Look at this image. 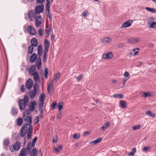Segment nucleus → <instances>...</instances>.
Returning <instances> with one entry per match:
<instances>
[{"mask_svg": "<svg viewBox=\"0 0 156 156\" xmlns=\"http://www.w3.org/2000/svg\"><path fill=\"white\" fill-rule=\"evenodd\" d=\"M30 114V112L28 110H27L25 112L23 115V118L24 121L26 122L24 125H26V127L29 126L27 131V138L29 139L30 138L33 134V126L30 125L32 122L31 117L28 115Z\"/></svg>", "mask_w": 156, "mask_h": 156, "instance_id": "nucleus-1", "label": "nucleus"}, {"mask_svg": "<svg viewBox=\"0 0 156 156\" xmlns=\"http://www.w3.org/2000/svg\"><path fill=\"white\" fill-rule=\"evenodd\" d=\"M28 101V98L27 96H25L23 99H20L18 103L19 108L20 110L25 109Z\"/></svg>", "mask_w": 156, "mask_h": 156, "instance_id": "nucleus-2", "label": "nucleus"}, {"mask_svg": "<svg viewBox=\"0 0 156 156\" xmlns=\"http://www.w3.org/2000/svg\"><path fill=\"white\" fill-rule=\"evenodd\" d=\"M21 147L20 143L18 142H16L14 145L12 146H11L9 147V149L12 152L15 151H18L19 150Z\"/></svg>", "mask_w": 156, "mask_h": 156, "instance_id": "nucleus-3", "label": "nucleus"}, {"mask_svg": "<svg viewBox=\"0 0 156 156\" xmlns=\"http://www.w3.org/2000/svg\"><path fill=\"white\" fill-rule=\"evenodd\" d=\"M38 86L37 84H35L33 90L29 92L28 94L30 98L33 99L34 98L36 93V91L38 88Z\"/></svg>", "mask_w": 156, "mask_h": 156, "instance_id": "nucleus-4", "label": "nucleus"}, {"mask_svg": "<svg viewBox=\"0 0 156 156\" xmlns=\"http://www.w3.org/2000/svg\"><path fill=\"white\" fill-rule=\"evenodd\" d=\"M47 4L45 5V9L47 15L49 17V19H51V14L49 13L50 5V3L49 0H46ZM51 2H53V0H51Z\"/></svg>", "mask_w": 156, "mask_h": 156, "instance_id": "nucleus-5", "label": "nucleus"}, {"mask_svg": "<svg viewBox=\"0 0 156 156\" xmlns=\"http://www.w3.org/2000/svg\"><path fill=\"white\" fill-rule=\"evenodd\" d=\"M37 13L34 10L30 11L28 13V17L31 21H34L38 16H37Z\"/></svg>", "mask_w": 156, "mask_h": 156, "instance_id": "nucleus-6", "label": "nucleus"}, {"mask_svg": "<svg viewBox=\"0 0 156 156\" xmlns=\"http://www.w3.org/2000/svg\"><path fill=\"white\" fill-rule=\"evenodd\" d=\"M113 56L112 53L111 52H109L106 54L102 55V58L105 59H110L112 58Z\"/></svg>", "mask_w": 156, "mask_h": 156, "instance_id": "nucleus-7", "label": "nucleus"}, {"mask_svg": "<svg viewBox=\"0 0 156 156\" xmlns=\"http://www.w3.org/2000/svg\"><path fill=\"white\" fill-rule=\"evenodd\" d=\"M27 30L28 32L32 35H35L36 31L34 27L31 26H29L27 27Z\"/></svg>", "mask_w": 156, "mask_h": 156, "instance_id": "nucleus-8", "label": "nucleus"}, {"mask_svg": "<svg viewBox=\"0 0 156 156\" xmlns=\"http://www.w3.org/2000/svg\"><path fill=\"white\" fill-rule=\"evenodd\" d=\"M133 22V21L132 20H127L121 25V28H124L128 27L131 25Z\"/></svg>", "mask_w": 156, "mask_h": 156, "instance_id": "nucleus-9", "label": "nucleus"}, {"mask_svg": "<svg viewBox=\"0 0 156 156\" xmlns=\"http://www.w3.org/2000/svg\"><path fill=\"white\" fill-rule=\"evenodd\" d=\"M35 25L37 27H39L42 21L41 16H39L35 19Z\"/></svg>", "mask_w": 156, "mask_h": 156, "instance_id": "nucleus-10", "label": "nucleus"}, {"mask_svg": "<svg viewBox=\"0 0 156 156\" xmlns=\"http://www.w3.org/2000/svg\"><path fill=\"white\" fill-rule=\"evenodd\" d=\"M27 129L26 125H23L20 131L21 136L24 137L25 135L27 132Z\"/></svg>", "mask_w": 156, "mask_h": 156, "instance_id": "nucleus-11", "label": "nucleus"}, {"mask_svg": "<svg viewBox=\"0 0 156 156\" xmlns=\"http://www.w3.org/2000/svg\"><path fill=\"white\" fill-rule=\"evenodd\" d=\"M44 5H39L36 6L35 9V12L37 13H40L43 11Z\"/></svg>", "mask_w": 156, "mask_h": 156, "instance_id": "nucleus-12", "label": "nucleus"}, {"mask_svg": "<svg viewBox=\"0 0 156 156\" xmlns=\"http://www.w3.org/2000/svg\"><path fill=\"white\" fill-rule=\"evenodd\" d=\"M33 81L32 80L29 78L26 82V87L28 89H30L33 86Z\"/></svg>", "mask_w": 156, "mask_h": 156, "instance_id": "nucleus-13", "label": "nucleus"}, {"mask_svg": "<svg viewBox=\"0 0 156 156\" xmlns=\"http://www.w3.org/2000/svg\"><path fill=\"white\" fill-rule=\"evenodd\" d=\"M44 51L48 52L49 47V42L46 39L44 40Z\"/></svg>", "mask_w": 156, "mask_h": 156, "instance_id": "nucleus-14", "label": "nucleus"}, {"mask_svg": "<svg viewBox=\"0 0 156 156\" xmlns=\"http://www.w3.org/2000/svg\"><path fill=\"white\" fill-rule=\"evenodd\" d=\"M54 83V80H52L48 85L47 90L48 93L49 94L51 93V90L53 89Z\"/></svg>", "mask_w": 156, "mask_h": 156, "instance_id": "nucleus-15", "label": "nucleus"}, {"mask_svg": "<svg viewBox=\"0 0 156 156\" xmlns=\"http://www.w3.org/2000/svg\"><path fill=\"white\" fill-rule=\"evenodd\" d=\"M33 76L34 81L36 83H38L40 81V78L39 77L38 74L36 72H34L33 74H32Z\"/></svg>", "mask_w": 156, "mask_h": 156, "instance_id": "nucleus-16", "label": "nucleus"}, {"mask_svg": "<svg viewBox=\"0 0 156 156\" xmlns=\"http://www.w3.org/2000/svg\"><path fill=\"white\" fill-rule=\"evenodd\" d=\"M111 41L112 39L111 38L108 37H105L101 39V42L104 43H109Z\"/></svg>", "mask_w": 156, "mask_h": 156, "instance_id": "nucleus-17", "label": "nucleus"}, {"mask_svg": "<svg viewBox=\"0 0 156 156\" xmlns=\"http://www.w3.org/2000/svg\"><path fill=\"white\" fill-rule=\"evenodd\" d=\"M30 105L29 106V108L30 111H33L35 108V106L36 103L35 101H31L30 102Z\"/></svg>", "mask_w": 156, "mask_h": 156, "instance_id": "nucleus-18", "label": "nucleus"}, {"mask_svg": "<svg viewBox=\"0 0 156 156\" xmlns=\"http://www.w3.org/2000/svg\"><path fill=\"white\" fill-rule=\"evenodd\" d=\"M139 41V39L137 38L133 37L129 39L128 40V42L130 43L135 44Z\"/></svg>", "mask_w": 156, "mask_h": 156, "instance_id": "nucleus-19", "label": "nucleus"}, {"mask_svg": "<svg viewBox=\"0 0 156 156\" xmlns=\"http://www.w3.org/2000/svg\"><path fill=\"white\" fill-rule=\"evenodd\" d=\"M27 155V149L25 148H23L21 150L19 156H26Z\"/></svg>", "mask_w": 156, "mask_h": 156, "instance_id": "nucleus-20", "label": "nucleus"}, {"mask_svg": "<svg viewBox=\"0 0 156 156\" xmlns=\"http://www.w3.org/2000/svg\"><path fill=\"white\" fill-rule=\"evenodd\" d=\"M36 65L37 69H40L41 67V60L40 57H38L36 61Z\"/></svg>", "mask_w": 156, "mask_h": 156, "instance_id": "nucleus-21", "label": "nucleus"}, {"mask_svg": "<svg viewBox=\"0 0 156 156\" xmlns=\"http://www.w3.org/2000/svg\"><path fill=\"white\" fill-rule=\"evenodd\" d=\"M31 44L33 47H36L38 44V41L36 38H33L31 40Z\"/></svg>", "mask_w": 156, "mask_h": 156, "instance_id": "nucleus-22", "label": "nucleus"}, {"mask_svg": "<svg viewBox=\"0 0 156 156\" xmlns=\"http://www.w3.org/2000/svg\"><path fill=\"white\" fill-rule=\"evenodd\" d=\"M142 94L141 96L142 97L145 98L147 97L151 96H152V94L151 93L149 92H142L141 93Z\"/></svg>", "mask_w": 156, "mask_h": 156, "instance_id": "nucleus-23", "label": "nucleus"}, {"mask_svg": "<svg viewBox=\"0 0 156 156\" xmlns=\"http://www.w3.org/2000/svg\"><path fill=\"white\" fill-rule=\"evenodd\" d=\"M42 46L40 44L38 45L37 48V53L39 55L41 56L42 55Z\"/></svg>", "mask_w": 156, "mask_h": 156, "instance_id": "nucleus-24", "label": "nucleus"}, {"mask_svg": "<svg viewBox=\"0 0 156 156\" xmlns=\"http://www.w3.org/2000/svg\"><path fill=\"white\" fill-rule=\"evenodd\" d=\"M37 57V55L36 54H33L30 57V61L32 63L34 62L36 59Z\"/></svg>", "mask_w": 156, "mask_h": 156, "instance_id": "nucleus-25", "label": "nucleus"}, {"mask_svg": "<svg viewBox=\"0 0 156 156\" xmlns=\"http://www.w3.org/2000/svg\"><path fill=\"white\" fill-rule=\"evenodd\" d=\"M110 125V123L109 122H107L101 128V130L104 131L106 129L108 128Z\"/></svg>", "mask_w": 156, "mask_h": 156, "instance_id": "nucleus-26", "label": "nucleus"}, {"mask_svg": "<svg viewBox=\"0 0 156 156\" xmlns=\"http://www.w3.org/2000/svg\"><path fill=\"white\" fill-rule=\"evenodd\" d=\"M11 112L13 115H16L18 114V109L15 107H12L11 110Z\"/></svg>", "mask_w": 156, "mask_h": 156, "instance_id": "nucleus-27", "label": "nucleus"}, {"mask_svg": "<svg viewBox=\"0 0 156 156\" xmlns=\"http://www.w3.org/2000/svg\"><path fill=\"white\" fill-rule=\"evenodd\" d=\"M119 106L122 108H125L126 106V103L124 101H121L119 102Z\"/></svg>", "mask_w": 156, "mask_h": 156, "instance_id": "nucleus-28", "label": "nucleus"}, {"mask_svg": "<svg viewBox=\"0 0 156 156\" xmlns=\"http://www.w3.org/2000/svg\"><path fill=\"white\" fill-rule=\"evenodd\" d=\"M146 114L148 115L149 116L152 118H153L155 116V114L152 113L151 111L150 110L147 111L146 113Z\"/></svg>", "mask_w": 156, "mask_h": 156, "instance_id": "nucleus-29", "label": "nucleus"}, {"mask_svg": "<svg viewBox=\"0 0 156 156\" xmlns=\"http://www.w3.org/2000/svg\"><path fill=\"white\" fill-rule=\"evenodd\" d=\"M36 71L35 69V66H31L29 70V73L32 75L34 73V72H36L35 71Z\"/></svg>", "mask_w": 156, "mask_h": 156, "instance_id": "nucleus-30", "label": "nucleus"}, {"mask_svg": "<svg viewBox=\"0 0 156 156\" xmlns=\"http://www.w3.org/2000/svg\"><path fill=\"white\" fill-rule=\"evenodd\" d=\"M145 9L148 12H150L154 13H156V10L153 8H150L149 7H146L145 8Z\"/></svg>", "mask_w": 156, "mask_h": 156, "instance_id": "nucleus-31", "label": "nucleus"}, {"mask_svg": "<svg viewBox=\"0 0 156 156\" xmlns=\"http://www.w3.org/2000/svg\"><path fill=\"white\" fill-rule=\"evenodd\" d=\"M62 149V146L61 145H60L58 146V148H54V151L58 153Z\"/></svg>", "mask_w": 156, "mask_h": 156, "instance_id": "nucleus-32", "label": "nucleus"}, {"mask_svg": "<svg viewBox=\"0 0 156 156\" xmlns=\"http://www.w3.org/2000/svg\"><path fill=\"white\" fill-rule=\"evenodd\" d=\"M45 94L44 93H41L40 94V97L39 98V101H43L45 99Z\"/></svg>", "mask_w": 156, "mask_h": 156, "instance_id": "nucleus-33", "label": "nucleus"}, {"mask_svg": "<svg viewBox=\"0 0 156 156\" xmlns=\"http://www.w3.org/2000/svg\"><path fill=\"white\" fill-rule=\"evenodd\" d=\"M34 50V48L32 45H30L28 48V52L30 54H32Z\"/></svg>", "mask_w": 156, "mask_h": 156, "instance_id": "nucleus-34", "label": "nucleus"}, {"mask_svg": "<svg viewBox=\"0 0 156 156\" xmlns=\"http://www.w3.org/2000/svg\"><path fill=\"white\" fill-rule=\"evenodd\" d=\"M37 154V151L36 148L33 149L31 153V156H36Z\"/></svg>", "mask_w": 156, "mask_h": 156, "instance_id": "nucleus-35", "label": "nucleus"}, {"mask_svg": "<svg viewBox=\"0 0 156 156\" xmlns=\"http://www.w3.org/2000/svg\"><path fill=\"white\" fill-rule=\"evenodd\" d=\"M17 124L19 126L21 125L23 123V120L22 118H18L17 121Z\"/></svg>", "mask_w": 156, "mask_h": 156, "instance_id": "nucleus-36", "label": "nucleus"}, {"mask_svg": "<svg viewBox=\"0 0 156 156\" xmlns=\"http://www.w3.org/2000/svg\"><path fill=\"white\" fill-rule=\"evenodd\" d=\"M136 150L135 148H133L131 151L128 154L129 156H133L135 154Z\"/></svg>", "mask_w": 156, "mask_h": 156, "instance_id": "nucleus-37", "label": "nucleus"}, {"mask_svg": "<svg viewBox=\"0 0 156 156\" xmlns=\"http://www.w3.org/2000/svg\"><path fill=\"white\" fill-rule=\"evenodd\" d=\"M123 95L122 94H114L113 95V97L115 98H122L123 97Z\"/></svg>", "mask_w": 156, "mask_h": 156, "instance_id": "nucleus-38", "label": "nucleus"}, {"mask_svg": "<svg viewBox=\"0 0 156 156\" xmlns=\"http://www.w3.org/2000/svg\"><path fill=\"white\" fill-rule=\"evenodd\" d=\"M80 134L79 133H76L73 135V139H78L80 138Z\"/></svg>", "mask_w": 156, "mask_h": 156, "instance_id": "nucleus-39", "label": "nucleus"}, {"mask_svg": "<svg viewBox=\"0 0 156 156\" xmlns=\"http://www.w3.org/2000/svg\"><path fill=\"white\" fill-rule=\"evenodd\" d=\"M60 75V73H58L57 74H56L55 76V77L54 78V79L53 80H55L56 81L58 80V79L59 78Z\"/></svg>", "mask_w": 156, "mask_h": 156, "instance_id": "nucleus-40", "label": "nucleus"}, {"mask_svg": "<svg viewBox=\"0 0 156 156\" xmlns=\"http://www.w3.org/2000/svg\"><path fill=\"white\" fill-rule=\"evenodd\" d=\"M141 127V126L140 125H137L133 126L132 128L133 130H136L140 129Z\"/></svg>", "mask_w": 156, "mask_h": 156, "instance_id": "nucleus-41", "label": "nucleus"}, {"mask_svg": "<svg viewBox=\"0 0 156 156\" xmlns=\"http://www.w3.org/2000/svg\"><path fill=\"white\" fill-rule=\"evenodd\" d=\"M31 143H29L27 145V149L29 153H30L31 149Z\"/></svg>", "mask_w": 156, "mask_h": 156, "instance_id": "nucleus-42", "label": "nucleus"}, {"mask_svg": "<svg viewBox=\"0 0 156 156\" xmlns=\"http://www.w3.org/2000/svg\"><path fill=\"white\" fill-rule=\"evenodd\" d=\"M63 105V103L62 102H60L58 105V108L59 112H60V110L62 108Z\"/></svg>", "mask_w": 156, "mask_h": 156, "instance_id": "nucleus-43", "label": "nucleus"}, {"mask_svg": "<svg viewBox=\"0 0 156 156\" xmlns=\"http://www.w3.org/2000/svg\"><path fill=\"white\" fill-rule=\"evenodd\" d=\"M9 140L8 139H5L3 142V144L5 146H7L9 143Z\"/></svg>", "mask_w": 156, "mask_h": 156, "instance_id": "nucleus-44", "label": "nucleus"}, {"mask_svg": "<svg viewBox=\"0 0 156 156\" xmlns=\"http://www.w3.org/2000/svg\"><path fill=\"white\" fill-rule=\"evenodd\" d=\"M151 147L150 146L146 147H143L142 149V151H143L145 152L150 149Z\"/></svg>", "mask_w": 156, "mask_h": 156, "instance_id": "nucleus-45", "label": "nucleus"}, {"mask_svg": "<svg viewBox=\"0 0 156 156\" xmlns=\"http://www.w3.org/2000/svg\"><path fill=\"white\" fill-rule=\"evenodd\" d=\"M150 28L156 29V22H153L152 23L150 26Z\"/></svg>", "mask_w": 156, "mask_h": 156, "instance_id": "nucleus-46", "label": "nucleus"}, {"mask_svg": "<svg viewBox=\"0 0 156 156\" xmlns=\"http://www.w3.org/2000/svg\"><path fill=\"white\" fill-rule=\"evenodd\" d=\"M102 140V139L101 137H99L98 139L94 140V143L95 144H97L98 143L100 142Z\"/></svg>", "mask_w": 156, "mask_h": 156, "instance_id": "nucleus-47", "label": "nucleus"}, {"mask_svg": "<svg viewBox=\"0 0 156 156\" xmlns=\"http://www.w3.org/2000/svg\"><path fill=\"white\" fill-rule=\"evenodd\" d=\"M47 51H44V54L43 55V61L44 62H45L46 61V54Z\"/></svg>", "mask_w": 156, "mask_h": 156, "instance_id": "nucleus-48", "label": "nucleus"}, {"mask_svg": "<svg viewBox=\"0 0 156 156\" xmlns=\"http://www.w3.org/2000/svg\"><path fill=\"white\" fill-rule=\"evenodd\" d=\"M82 15L83 17H86L87 15L89 14V12L88 11H83L82 13Z\"/></svg>", "mask_w": 156, "mask_h": 156, "instance_id": "nucleus-49", "label": "nucleus"}, {"mask_svg": "<svg viewBox=\"0 0 156 156\" xmlns=\"http://www.w3.org/2000/svg\"><path fill=\"white\" fill-rule=\"evenodd\" d=\"M52 31V29L51 28H49L48 30H46L45 32L46 34L48 35H49V33Z\"/></svg>", "mask_w": 156, "mask_h": 156, "instance_id": "nucleus-50", "label": "nucleus"}, {"mask_svg": "<svg viewBox=\"0 0 156 156\" xmlns=\"http://www.w3.org/2000/svg\"><path fill=\"white\" fill-rule=\"evenodd\" d=\"M48 73V69L47 68L45 69L44 76L45 78H47V74Z\"/></svg>", "mask_w": 156, "mask_h": 156, "instance_id": "nucleus-51", "label": "nucleus"}, {"mask_svg": "<svg viewBox=\"0 0 156 156\" xmlns=\"http://www.w3.org/2000/svg\"><path fill=\"white\" fill-rule=\"evenodd\" d=\"M129 78H127V77H125L123 79H122V81H123V83H123V87H124L125 85V83H126V82L129 79Z\"/></svg>", "mask_w": 156, "mask_h": 156, "instance_id": "nucleus-52", "label": "nucleus"}, {"mask_svg": "<svg viewBox=\"0 0 156 156\" xmlns=\"http://www.w3.org/2000/svg\"><path fill=\"white\" fill-rule=\"evenodd\" d=\"M39 121V117L38 116L35 117L34 119V122L35 124H37Z\"/></svg>", "mask_w": 156, "mask_h": 156, "instance_id": "nucleus-53", "label": "nucleus"}, {"mask_svg": "<svg viewBox=\"0 0 156 156\" xmlns=\"http://www.w3.org/2000/svg\"><path fill=\"white\" fill-rule=\"evenodd\" d=\"M124 75L126 77H127L128 78H129V73L127 72H125L124 74Z\"/></svg>", "mask_w": 156, "mask_h": 156, "instance_id": "nucleus-54", "label": "nucleus"}, {"mask_svg": "<svg viewBox=\"0 0 156 156\" xmlns=\"http://www.w3.org/2000/svg\"><path fill=\"white\" fill-rule=\"evenodd\" d=\"M40 101V103L39 105V108H41L43 106V103L44 102V101Z\"/></svg>", "mask_w": 156, "mask_h": 156, "instance_id": "nucleus-55", "label": "nucleus"}, {"mask_svg": "<svg viewBox=\"0 0 156 156\" xmlns=\"http://www.w3.org/2000/svg\"><path fill=\"white\" fill-rule=\"evenodd\" d=\"M38 33L40 36H42L43 34V30L41 29H40L38 30Z\"/></svg>", "mask_w": 156, "mask_h": 156, "instance_id": "nucleus-56", "label": "nucleus"}, {"mask_svg": "<svg viewBox=\"0 0 156 156\" xmlns=\"http://www.w3.org/2000/svg\"><path fill=\"white\" fill-rule=\"evenodd\" d=\"M90 131H84L83 133V136H85L86 135L88 134H90Z\"/></svg>", "mask_w": 156, "mask_h": 156, "instance_id": "nucleus-57", "label": "nucleus"}, {"mask_svg": "<svg viewBox=\"0 0 156 156\" xmlns=\"http://www.w3.org/2000/svg\"><path fill=\"white\" fill-rule=\"evenodd\" d=\"M56 103L55 102H53L51 105V108L52 109H54L55 108V107Z\"/></svg>", "mask_w": 156, "mask_h": 156, "instance_id": "nucleus-58", "label": "nucleus"}, {"mask_svg": "<svg viewBox=\"0 0 156 156\" xmlns=\"http://www.w3.org/2000/svg\"><path fill=\"white\" fill-rule=\"evenodd\" d=\"M83 77V76L82 75H80L79 76H78L76 78L77 80L78 81H79Z\"/></svg>", "mask_w": 156, "mask_h": 156, "instance_id": "nucleus-59", "label": "nucleus"}, {"mask_svg": "<svg viewBox=\"0 0 156 156\" xmlns=\"http://www.w3.org/2000/svg\"><path fill=\"white\" fill-rule=\"evenodd\" d=\"M44 0H36V2L39 4L42 3Z\"/></svg>", "mask_w": 156, "mask_h": 156, "instance_id": "nucleus-60", "label": "nucleus"}, {"mask_svg": "<svg viewBox=\"0 0 156 156\" xmlns=\"http://www.w3.org/2000/svg\"><path fill=\"white\" fill-rule=\"evenodd\" d=\"M21 90L22 92H23L25 91V89L24 88V86L22 85L21 87Z\"/></svg>", "mask_w": 156, "mask_h": 156, "instance_id": "nucleus-61", "label": "nucleus"}, {"mask_svg": "<svg viewBox=\"0 0 156 156\" xmlns=\"http://www.w3.org/2000/svg\"><path fill=\"white\" fill-rule=\"evenodd\" d=\"M117 46L119 48H121L125 46V45L123 44H121L119 45H117Z\"/></svg>", "mask_w": 156, "mask_h": 156, "instance_id": "nucleus-62", "label": "nucleus"}, {"mask_svg": "<svg viewBox=\"0 0 156 156\" xmlns=\"http://www.w3.org/2000/svg\"><path fill=\"white\" fill-rule=\"evenodd\" d=\"M61 113L60 112H59L57 115V117L58 118V119H60L61 118Z\"/></svg>", "mask_w": 156, "mask_h": 156, "instance_id": "nucleus-63", "label": "nucleus"}, {"mask_svg": "<svg viewBox=\"0 0 156 156\" xmlns=\"http://www.w3.org/2000/svg\"><path fill=\"white\" fill-rule=\"evenodd\" d=\"M37 137H35L33 139L32 142L35 143L37 139Z\"/></svg>", "mask_w": 156, "mask_h": 156, "instance_id": "nucleus-64", "label": "nucleus"}]
</instances>
